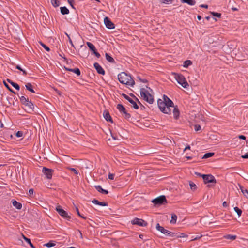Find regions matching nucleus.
Returning a JSON list of instances; mask_svg holds the SVG:
<instances>
[{
	"mask_svg": "<svg viewBox=\"0 0 248 248\" xmlns=\"http://www.w3.org/2000/svg\"><path fill=\"white\" fill-rule=\"evenodd\" d=\"M214 155V153H211V152L207 153H206L204 154V155L203 156L202 158H208L213 156Z\"/></svg>",
	"mask_w": 248,
	"mask_h": 248,
	"instance_id": "c9c22d12",
	"label": "nucleus"
},
{
	"mask_svg": "<svg viewBox=\"0 0 248 248\" xmlns=\"http://www.w3.org/2000/svg\"><path fill=\"white\" fill-rule=\"evenodd\" d=\"M3 84L10 92L14 94H16L15 92L9 86V85L5 81H3Z\"/></svg>",
	"mask_w": 248,
	"mask_h": 248,
	"instance_id": "e433bc0d",
	"label": "nucleus"
},
{
	"mask_svg": "<svg viewBox=\"0 0 248 248\" xmlns=\"http://www.w3.org/2000/svg\"><path fill=\"white\" fill-rule=\"evenodd\" d=\"M196 174L197 176L202 177L204 183L205 184L207 183H211L213 184V186L217 183V180L215 179V177L212 174H202L200 173L196 172Z\"/></svg>",
	"mask_w": 248,
	"mask_h": 248,
	"instance_id": "7ed1b4c3",
	"label": "nucleus"
},
{
	"mask_svg": "<svg viewBox=\"0 0 248 248\" xmlns=\"http://www.w3.org/2000/svg\"><path fill=\"white\" fill-rule=\"evenodd\" d=\"M86 44L89 47V48H90V49L92 51V52H93V51H94L95 50H96L94 45H93L91 42H87L86 43Z\"/></svg>",
	"mask_w": 248,
	"mask_h": 248,
	"instance_id": "a878e982",
	"label": "nucleus"
},
{
	"mask_svg": "<svg viewBox=\"0 0 248 248\" xmlns=\"http://www.w3.org/2000/svg\"><path fill=\"white\" fill-rule=\"evenodd\" d=\"M97 205H98L99 206H108V204L106 202H102L99 201Z\"/></svg>",
	"mask_w": 248,
	"mask_h": 248,
	"instance_id": "49530a36",
	"label": "nucleus"
},
{
	"mask_svg": "<svg viewBox=\"0 0 248 248\" xmlns=\"http://www.w3.org/2000/svg\"><path fill=\"white\" fill-rule=\"evenodd\" d=\"M200 6L202 8H206V9L208 8V6L206 4H201V5H200Z\"/></svg>",
	"mask_w": 248,
	"mask_h": 248,
	"instance_id": "680f3d73",
	"label": "nucleus"
},
{
	"mask_svg": "<svg viewBox=\"0 0 248 248\" xmlns=\"http://www.w3.org/2000/svg\"><path fill=\"white\" fill-rule=\"evenodd\" d=\"M166 201V199L165 196L162 195L154 199L152 201V202H153L155 205H160L163 204V202Z\"/></svg>",
	"mask_w": 248,
	"mask_h": 248,
	"instance_id": "1a4fd4ad",
	"label": "nucleus"
},
{
	"mask_svg": "<svg viewBox=\"0 0 248 248\" xmlns=\"http://www.w3.org/2000/svg\"><path fill=\"white\" fill-rule=\"evenodd\" d=\"M72 72L75 73L78 76H79L81 74L80 71L78 68L73 69Z\"/></svg>",
	"mask_w": 248,
	"mask_h": 248,
	"instance_id": "58836bf2",
	"label": "nucleus"
},
{
	"mask_svg": "<svg viewBox=\"0 0 248 248\" xmlns=\"http://www.w3.org/2000/svg\"><path fill=\"white\" fill-rule=\"evenodd\" d=\"M56 210L59 213V214L64 218L70 220L71 219V217L68 215L67 212L62 209V206L58 205L56 207Z\"/></svg>",
	"mask_w": 248,
	"mask_h": 248,
	"instance_id": "423d86ee",
	"label": "nucleus"
},
{
	"mask_svg": "<svg viewBox=\"0 0 248 248\" xmlns=\"http://www.w3.org/2000/svg\"><path fill=\"white\" fill-rule=\"evenodd\" d=\"M122 96L127 100L129 102H130L132 105V107L136 109H138L139 108V106L136 103L135 101H134L133 99H132L129 96L124 93H122Z\"/></svg>",
	"mask_w": 248,
	"mask_h": 248,
	"instance_id": "9d476101",
	"label": "nucleus"
},
{
	"mask_svg": "<svg viewBox=\"0 0 248 248\" xmlns=\"http://www.w3.org/2000/svg\"><path fill=\"white\" fill-rule=\"evenodd\" d=\"M105 57L106 60L109 62L114 63H115V60L114 59L110 56L108 53H106L105 54Z\"/></svg>",
	"mask_w": 248,
	"mask_h": 248,
	"instance_id": "b1692460",
	"label": "nucleus"
},
{
	"mask_svg": "<svg viewBox=\"0 0 248 248\" xmlns=\"http://www.w3.org/2000/svg\"><path fill=\"white\" fill-rule=\"evenodd\" d=\"M55 245L56 244L53 241H50L49 242L44 244L43 246L47 247L48 248H50L55 246Z\"/></svg>",
	"mask_w": 248,
	"mask_h": 248,
	"instance_id": "2f4dec72",
	"label": "nucleus"
},
{
	"mask_svg": "<svg viewBox=\"0 0 248 248\" xmlns=\"http://www.w3.org/2000/svg\"><path fill=\"white\" fill-rule=\"evenodd\" d=\"M7 82H8L9 83L11 84V85L14 87L16 90H19L20 89V86H19V85L18 84H17L16 83H15L14 82H13L12 80H11V79H7Z\"/></svg>",
	"mask_w": 248,
	"mask_h": 248,
	"instance_id": "412c9836",
	"label": "nucleus"
},
{
	"mask_svg": "<svg viewBox=\"0 0 248 248\" xmlns=\"http://www.w3.org/2000/svg\"><path fill=\"white\" fill-rule=\"evenodd\" d=\"M242 157L243 158L248 159V153H246V154H245V155H242Z\"/></svg>",
	"mask_w": 248,
	"mask_h": 248,
	"instance_id": "052dcab7",
	"label": "nucleus"
},
{
	"mask_svg": "<svg viewBox=\"0 0 248 248\" xmlns=\"http://www.w3.org/2000/svg\"><path fill=\"white\" fill-rule=\"evenodd\" d=\"M54 171L53 170L47 168L46 167H44L42 169V172L43 174L48 179H51L52 178Z\"/></svg>",
	"mask_w": 248,
	"mask_h": 248,
	"instance_id": "0eeeda50",
	"label": "nucleus"
},
{
	"mask_svg": "<svg viewBox=\"0 0 248 248\" xmlns=\"http://www.w3.org/2000/svg\"><path fill=\"white\" fill-rule=\"evenodd\" d=\"M94 187L99 192L102 194H107L108 193V190L103 189L100 185L95 186Z\"/></svg>",
	"mask_w": 248,
	"mask_h": 248,
	"instance_id": "f3484780",
	"label": "nucleus"
},
{
	"mask_svg": "<svg viewBox=\"0 0 248 248\" xmlns=\"http://www.w3.org/2000/svg\"><path fill=\"white\" fill-rule=\"evenodd\" d=\"M190 147L189 145H187L186 146L185 148L184 149V151H185L186 150H190Z\"/></svg>",
	"mask_w": 248,
	"mask_h": 248,
	"instance_id": "338daca9",
	"label": "nucleus"
},
{
	"mask_svg": "<svg viewBox=\"0 0 248 248\" xmlns=\"http://www.w3.org/2000/svg\"><path fill=\"white\" fill-rule=\"evenodd\" d=\"M139 80L143 83H147L148 82L147 80L146 79H141L140 78H139Z\"/></svg>",
	"mask_w": 248,
	"mask_h": 248,
	"instance_id": "bf43d9fd",
	"label": "nucleus"
},
{
	"mask_svg": "<svg viewBox=\"0 0 248 248\" xmlns=\"http://www.w3.org/2000/svg\"><path fill=\"white\" fill-rule=\"evenodd\" d=\"M16 69H18V70H19L20 71H21V70H22V69L21 68V67H20V65H17L16 66Z\"/></svg>",
	"mask_w": 248,
	"mask_h": 248,
	"instance_id": "e2e57ef3",
	"label": "nucleus"
},
{
	"mask_svg": "<svg viewBox=\"0 0 248 248\" xmlns=\"http://www.w3.org/2000/svg\"><path fill=\"white\" fill-rule=\"evenodd\" d=\"M123 116L124 118L126 119H129L131 117V115L127 113L126 110H125L124 112L123 113Z\"/></svg>",
	"mask_w": 248,
	"mask_h": 248,
	"instance_id": "a19ab883",
	"label": "nucleus"
},
{
	"mask_svg": "<svg viewBox=\"0 0 248 248\" xmlns=\"http://www.w3.org/2000/svg\"><path fill=\"white\" fill-rule=\"evenodd\" d=\"M21 71L22 72L23 75H24V76H26L27 75V72L25 70L22 69Z\"/></svg>",
	"mask_w": 248,
	"mask_h": 248,
	"instance_id": "69168bd1",
	"label": "nucleus"
},
{
	"mask_svg": "<svg viewBox=\"0 0 248 248\" xmlns=\"http://www.w3.org/2000/svg\"><path fill=\"white\" fill-rule=\"evenodd\" d=\"M240 189L243 194L248 199V190L244 189L242 186H240Z\"/></svg>",
	"mask_w": 248,
	"mask_h": 248,
	"instance_id": "ea45409f",
	"label": "nucleus"
},
{
	"mask_svg": "<svg viewBox=\"0 0 248 248\" xmlns=\"http://www.w3.org/2000/svg\"><path fill=\"white\" fill-rule=\"evenodd\" d=\"M76 212H77V213L78 215L80 217H81V218H83V219H86V217H85L84 216H83V215H81V214H80V212H79V210H78V207H76Z\"/></svg>",
	"mask_w": 248,
	"mask_h": 248,
	"instance_id": "a18cd8bd",
	"label": "nucleus"
},
{
	"mask_svg": "<svg viewBox=\"0 0 248 248\" xmlns=\"http://www.w3.org/2000/svg\"><path fill=\"white\" fill-rule=\"evenodd\" d=\"M98 202H99V201L96 200V199H93L92 201V203H94V204H97H97L98 203Z\"/></svg>",
	"mask_w": 248,
	"mask_h": 248,
	"instance_id": "4d7b16f0",
	"label": "nucleus"
},
{
	"mask_svg": "<svg viewBox=\"0 0 248 248\" xmlns=\"http://www.w3.org/2000/svg\"><path fill=\"white\" fill-rule=\"evenodd\" d=\"M234 210L237 213L238 217H240L241 216L242 213V210L240 209H239L238 207H234Z\"/></svg>",
	"mask_w": 248,
	"mask_h": 248,
	"instance_id": "4c0bfd02",
	"label": "nucleus"
},
{
	"mask_svg": "<svg viewBox=\"0 0 248 248\" xmlns=\"http://www.w3.org/2000/svg\"><path fill=\"white\" fill-rule=\"evenodd\" d=\"M131 223L133 225H137L140 226L145 227L147 225V223L142 219L134 218L132 221Z\"/></svg>",
	"mask_w": 248,
	"mask_h": 248,
	"instance_id": "6e6552de",
	"label": "nucleus"
},
{
	"mask_svg": "<svg viewBox=\"0 0 248 248\" xmlns=\"http://www.w3.org/2000/svg\"><path fill=\"white\" fill-rule=\"evenodd\" d=\"M93 65L98 74L102 75H104L105 74V70L98 63L95 62Z\"/></svg>",
	"mask_w": 248,
	"mask_h": 248,
	"instance_id": "ddd939ff",
	"label": "nucleus"
},
{
	"mask_svg": "<svg viewBox=\"0 0 248 248\" xmlns=\"http://www.w3.org/2000/svg\"><path fill=\"white\" fill-rule=\"evenodd\" d=\"M66 35L67 36V37L68 38L69 42L70 43V44L72 46H73L74 48H75V46L74 45V44L73 43V42H72L71 38L70 37L69 35L68 34H67V33H66Z\"/></svg>",
	"mask_w": 248,
	"mask_h": 248,
	"instance_id": "de8ad7c7",
	"label": "nucleus"
},
{
	"mask_svg": "<svg viewBox=\"0 0 248 248\" xmlns=\"http://www.w3.org/2000/svg\"><path fill=\"white\" fill-rule=\"evenodd\" d=\"M157 104L158 108L161 112L168 114L171 113L170 108H168L167 107L166 103H165L163 100L161 99H158L157 100Z\"/></svg>",
	"mask_w": 248,
	"mask_h": 248,
	"instance_id": "39448f33",
	"label": "nucleus"
},
{
	"mask_svg": "<svg viewBox=\"0 0 248 248\" xmlns=\"http://www.w3.org/2000/svg\"><path fill=\"white\" fill-rule=\"evenodd\" d=\"M21 71L22 72L23 75H24V76H26L27 75V72L25 70L22 69Z\"/></svg>",
	"mask_w": 248,
	"mask_h": 248,
	"instance_id": "0e129e2a",
	"label": "nucleus"
},
{
	"mask_svg": "<svg viewBox=\"0 0 248 248\" xmlns=\"http://www.w3.org/2000/svg\"><path fill=\"white\" fill-rule=\"evenodd\" d=\"M23 237H24V239L25 240V241L31 247V248H35V247H34L33 244L31 242V241L30 240V239L25 237V236H23Z\"/></svg>",
	"mask_w": 248,
	"mask_h": 248,
	"instance_id": "f704fd0d",
	"label": "nucleus"
},
{
	"mask_svg": "<svg viewBox=\"0 0 248 248\" xmlns=\"http://www.w3.org/2000/svg\"><path fill=\"white\" fill-rule=\"evenodd\" d=\"M93 54H94L97 58H99L100 57V54L96 50L93 51Z\"/></svg>",
	"mask_w": 248,
	"mask_h": 248,
	"instance_id": "5fc2aeb1",
	"label": "nucleus"
},
{
	"mask_svg": "<svg viewBox=\"0 0 248 248\" xmlns=\"http://www.w3.org/2000/svg\"><path fill=\"white\" fill-rule=\"evenodd\" d=\"M81 54L80 56L83 58H87L89 54L88 49L86 46L81 45Z\"/></svg>",
	"mask_w": 248,
	"mask_h": 248,
	"instance_id": "f8f14e48",
	"label": "nucleus"
},
{
	"mask_svg": "<svg viewBox=\"0 0 248 248\" xmlns=\"http://www.w3.org/2000/svg\"><path fill=\"white\" fill-rule=\"evenodd\" d=\"M141 97L147 102L150 104L153 103L154 101V97L148 91L144 88H141L140 90Z\"/></svg>",
	"mask_w": 248,
	"mask_h": 248,
	"instance_id": "f03ea898",
	"label": "nucleus"
},
{
	"mask_svg": "<svg viewBox=\"0 0 248 248\" xmlns=\"http://www.w3.org/2000/svg\"><path fill=\"white\" fill-rule=\"evenodd\" d=\"M192 62L190 60H186L184 62L183 66L187 68L189 66L192 65Z\"/></svg>",
	"mask_w": 248,
	"mask_h": 248,
	"instance_id": "72a5a7b5",
	"label": "nucleus"
},
{
	"mask_svg": "<svg viewBox=\"0 0 248 248\" xmlns=\"http://www.w3.org/2000/svg\"><path fill=\"white\" fill-rule=\"evenodd\" d=\"M30 110L34 111V104L31 101H28L25 105Z\"/></svg>",
	"mask_w": 248,
	"mask_h": 248,
	"instance_id": "6ab92c4d",
	"label": "nucleus"
},
{
	"mask_svg": "<svg viewBox=\"0 0 248 248\" xmlns=\"http://www.w3.org/2000/svg\"><path fill=\"white\" fill-rule=\"evenodd\" d=\"M182 3H187L189 5L193 6L196 3L194 0H180Z\"/></svg>",
	"mask_w": 248,
	"mask_h": 248,
	"instance_id": "5701e85b",
	"label": "nucleus"
},
{
	"mask_svg": "<svg viewBox=\"0 0 248 248\" xmlns=\"http://www.w3.org/2000/svg\"><path fill=\"white\" fill-rule=\"evenodd\" d=\"M156 229L161 232V233H164V232L165 231V229L164 228V227L161 226L159 223H157L156 226Z\"/></svg>",
	"mask_w": 248,
	"mask_h": 248,
	"instance_id": "473e14b6",
	"label": "nucleus"
},
{
	"mask_svg": "<svg viewBox=\"0 0 248 248\" xmlns=\"http://www.w3.org/2000/svg\"><path fill=\"white\" fill-rule=\"evenodd\" d=\"M23 132H22V131H18V132H17L16 133V136L17 137L19 138V137H21L23 136Z\"/></svg>",
	"mask_w": 248,
	"mask_h": 248,
	"instance_id": "09e8293b",
	"label": "nucleus"
},
{
	"mask_svg": "<svg viewBox=\"0 0 248 248\" xmlns=\"http://www.w3.org/2000/svg\"><path fill=\"white\" fill-rule=\"evenodd\" d=\"M71 171L74 172L76 175H78V170L75 168H70L69 169Z\"/></svg>",
	"mask_w": 248,
	"mask_h": 248,
	"instance_id": "8fccbe9b",
	"label": "nucleus"
},
{
	"mask_svg": "<svg viewBox=\"0 0 248 248\" xmlns=\"http://www.w3.org/2000/svg\"><path fill=\"white\" fill-rule=\"evenodd\" d=\"M93 54H94L97 58H99L100 57V54L96 50L93 51Z\"/></svg>",
	"mask_w": 248,
	"mask_h": 248,
	"instance_id": "864d4df0",
	"label": "nucleus"
},
{
	"mask_svg": "<svg viewBox=\"0 0 248 248\" xmlns=\"http://www.w3.org/2000/svg\"><path fill=\"white\" fill-rule=\"evenodd\" d=\"M117 108L122 113L126 110L125 108L121 104L117 105Z\"/></svg>",
	"mask_w": 248,
	"mask_h": 248,
	"instance_id": "cd10ccee",
	"label": "nucleus"
},
{
	"mask_svg": "<svg viewBox=\"0 0 248 248\" xmlns=\"http://www.w3.org/2000/svg\"><path fill=\"white\" fill-rule=\"evenodd\" d=\"M210 13L211 15H212L214 16H216L218 18H220L221 16V14L220 13L215 12H211Z\"/></svg>",
	"mask_w": 248,
	"mask_h": 248,
	"instance_id": "37998d69",
	"label": "nucleus"
},
{
	"mask_svg": "<svg viewBox=\"0 0 248 248\" xmlns=\"http://www.w3.org/2000/svg\"><path fill=\"white\" fill-rule=\"evenodd\" d=\"M163 101H164V102H165V103H166L167 107L168 108H170V107H173V102L167 95H163Z\"/></svg>",
	"mask_w": 248,
	"mask_h": 248,
	"instance_id": "4468645a",
	"label": "nucleus"
},
{
	"mask_svg": "<svg viewBox=\"0 0 248 248\" xmlns=\"http://www.w3.org/2000/svg\"><path fill=\"white\" fill-rule=\"evenodd\" d=\"M104 117L107 122H109L111 123H113L112 119L108 112H107L105 113H104Z\"/></svg>",
	"mask_w": 248,
	"mask_h": 248,
	"instance_id": "aec40b11",
	"label": "nucleus"
},
{
	"mask_svg": "<svg viewBox=\"0 0 248 248\" xmlns=\"http://www.w3.org/2000/svg\"><path fill=\"white\" fill-rule=\"evenodd\" d=\"M51 3L52 6L54 7H58L60 5V1L59 0H51Z\"/></svg>",
	"mask_w": 248,
	"mask_h": 248,
	"instance_id": "c85d7f7f",
	"label": "nucleus"
},
{
	"mask_svg": "<svg viewBox=\"0 0 248 248\" xmlns=\"http://www.w3.org/2000/svg\"><path fill=\"white\" fill-rule=\"evenodd\" d=\"M190 188L192 190H195L197 188L196 185L193 182H190L189 183Z\"/></svg>",
	"mask_w": 248,
	"mask_h": 248,
	"instance_id": "c03bdc74",
	"label": "nucleus"
},
{
	"mask_svg": "<svg viewBox=\"0 0 248 248\" xmlns=\"http://www.w3.org/2000/svg\"><path fill=\"white\" fill-rule=\"evenodd\" d=\"M177 219V216L175 214H171V224H175Z\"/></svg>",
	"mask_w": 248,
	"mask_h": 248,
	"instance_id": "7c9ffc66",
	"label": "nucleus"
},
{
	"mask_svg": "<svg viewBox=\"0 0 248 248\" xmlns=\"http://www.w3.org/2000/svg\"><path fill=\"white\" fill-rule=\"evenodd\" d=\"M187 236L186 234H185L184 233L182 232H171V237H174L175 238H184Z\"/></svg>",
	"mask_w": 248,
	"mask_h": 248,
	"instance_id": "2eb2a0df",
	"label": "nucleus"
},
{
	"mask_svg": "<svg viewBox=\"0 0 248 248\" xmlns=\"http://www.w3.org/2000/svg\"><path fill=\"white\" fill-rule=\"evenodd\" d=\"M223 207H227L228 206V204H227V203L226 202H223Z\"/></svg>",
	"mask_w": 248,
	"mask_h": 248,
	"instance_id": "774afa93",
	"label": "nucleus"
},
{
	"mask_svg": "<svg viewBox=\"0 0 248 248\" xmlns=\"http://www.w3.org/2000/svg\"><path fill=\"white\" fill-rule=\"evenodd\" d=\"M40 45L42 46V47L47 51L49 52L50 51V49L49 48V47L47 46L45 44H44L42 42H40Z\"/></svg>",
	"mask_w": 248,
	"mask_h": 248,
	"instance_id": "79ce46f5",
	"label": "nucleus"
},
{
	"mask_svg": "<svg viewBox=\"0 0 248 248\" xmlns=\"http://www.w3.org/2000/svg\"><path fill=\"white\" fill-rule=\"evenodd\" d=\"M19 99L22 104L24 105L29 100L28 98H26L24 96L19 97Z\"/></svg>",
	"mask_w": 248,
	"mask_h": 248,
	"instance_id": "c756f323",
	"label": "nucleus"
},
{
	"mask_svg": "<svg viewBox=\"0 0 248 248\" xmlns=\"http://www.w3.org/2000/svg\"><path fill=\"white\" fill-rule=\"evenodd\" d=\"M238 138L239 139L244 140H246V137L244 135H240L238 136Z\"/></svg>",
	"mask_w": 248,
	"mask_h": 248,
	"instance_id": "6e6d98bb",
	"label": "nucleus"
},
{
	"mask_svg": "<svg viewBox=\"0 0 248 248\" xmlns=\"http://www.w3.org/2000/svg\"><path fill=\"white\" fill-rule=\"evenodd\" d=\"M25 87L27 90H29L31 93H34L35 91L33 89L32 85L31 83H28L25 85Z\"/></svg>",
	"mask_w": 248,
	"mask_h": 248,
	"instance_id": "393cba45",
	"label": "nucleus"
},
{
	"mask_svg": "<svg viewBox=\"0 0 248 248\" xmlns=\"http://www.w3.org/2000/svg\"><path fill=\"white\" fill-rule=\"evenodd\" d=\"M104 24L107 28L109 29H113L115 28V25L111 22L108 17H105L104 18Z\"/></svg>",
	"mask_w": 248,
	"mask_h": 248,
	"instance_id": "9b49d317",
	"label": "nucleus"
},
{
	"mask_svg": "<svg viewBox=\"0 0 248 248\" xmlns=\"http://www.w3.org/2000/svg\"><path fill=\"white\" fill-rule=\"evenodd\" d=\"M118 79L119 82L123 84L133 87L135 85V81L132 78L130 75L127 74L123 72L118 75Z\"/></svg>",
	"mask_w": 248,
	"mask_h": 248,
	"instance_id": "f257e3e1",
	"label": "nucleus"
},
{
	"mask_svg": "<svg viewBox=\"0 0 248 248\" xmlns=\"http://www.w3.org/2000/svg\"><path fill=\"white\" fill-rule=\"evenodd\" d=\"M114 174L113 173H109L108 175V178L110 180H113L114 178Z\"/></svg>",
	"mask_w": 248,
	"mask_h": 248,
	"instance_id": "603ef678",
	"label": "nucleus"
},
{
	"mask_svg": "<svg viewBox=\"0 0 248 248\" xmlns=\"http://www.w3.org/2000/svg\"><path fill=\"white\" fill-rule=\"evenodd\" d=\"M173 108V114L174 118L177 120L179 117L180 112L177 106L172 107Z\"/></svg>",
	"mask_w": 248,
	"mask_h": 248,
	"instance_id": "dca6fc26",
	"label": "nucleus"
},
{
	"mask_svg": "<svg viewBox=\"0 0 248 248\" xmlns=\"http://www.w3.org/2000/svg\"><path fill=\"white\" fill-rule=\"evenodd\" d=\"M237 236L235 235L227 234L224 236V238L226 239L234 240L236 238Z\"/></svg>",
	"mask_w": 248,
	"mask_h": 248,
	"instance_id": "bb28decb",
	"label": "nucleus"
},
{
	"mask_svg": "<svg viewBox=\"0 0 248 248\" xmlns=\"http://www.w3.org/2000/svg\"><path fill=\"white\" fill-rule=\"evenodd\" d=\"M33 191H34V190H33V189L32 188L30 189L29 190V195H32L33 193Z\"/></svg>",
	"mask_w": 248,
	"mask_h": 248,
	"instance_id": "13d9d810",
	"label": "nucleus"
},
{
	"mask_svg": "<svg viewBox=\"0 0 248 248\" xmlns=\"http://www.w3.org/2000/svg\"><path fill=\"white\" fill-rule=\"evenodd\" d=\"M201 126L199 124H195L194 125V129L195 131H197L201 129Z\"/></svg>",
	"mask_w": 248,
	"mask_h": 248,
	"instance_id": "3c124183",
	"label": "nucleus"
},
{
	"mask_svg": "<svg viewBox=\"0 0 248 248\" xmlns=\"http://www.w3.org/2000/svg\"><path fill=\"white\" fill-rule=\"evenodd\" d=\"M13 205L17 209H21L22 208V204L16 200L12 201Z\"/></svg>",
	"mask_w": 248,
	"mask_h": 248,
	"instance_id": "a211bd4d",
	"label": "nucleus"
},
{
	"mask_svg": "<svg viewBox=\"0 0 248 248\" xmlns=\"http://www.w3.org/2000/svg\"><path fill=\"white\" fill-rule=\"evenodd\" d=\"M60 10L61 13L63 15H67L69 13V10L65 6L60 7Z\"/></svg>",
	"mask_w": 248,
	"mask_h": 248,
	"instance_id": "4be33fe9",
	"label": "nucleus"
},
{
	"mask_svg": "<svg viewBox=\"0 0 248 248\" xmlns=\"http://www.w3.org/2000/svg\"><path fill=\"white\" fill-rule=\"evenodd\" d=\"M175 78L177 82L184 88H188L189 84L186 80L185 77L181 74H175Z\"/></svg>",
	"mask_w": 248,
	"mask_h": 248,
	"instance_id": "20e7f679",
	"label": "nucleus"
}]
</instances>
